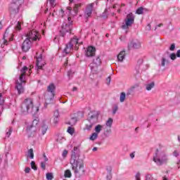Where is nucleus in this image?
Here are the masks:
<instances>
[{
	"label": "nucleus",
	"mask_w": 180,
	"mask_h": 180,
	"mask_svg": "<svg viewBox=\"0 0 180 180\" xmlns=\"http://www.w3.org/2000/svg\"><path fill=\"white\" fill-rule=\"evenodd\" d=\"M70 165L75 175L81 176L85 174L84 160L79 158V149L77 146H75L72 150Z\"/></svg>",
	"instance_id": "obj_1"
},
{
	"label": "nucleus",
	"mask_w": 180,
	"mask_h": 180,
	"mask_svg": "<svg viewBox=\"0 0 180 180\" xmlns=\"http://www.w3.org/2000/svg\"><path fill=\"white\" fill-rule=\"evenodd\" d=\"M21 112L22 113H37L39 112V107H34L33 99L27 98L21 104Z\"/></svg>",
	"instance_id": "obj_2"
},
{
	"label": "nucleus",
	"mask_w": 180,
	"mask_h": 180,
	"mask_svg": "<svg viewBox=\"0 0 180 180\" xmlns=\"http://www.w3.org/2000/svg\"><path fill=\"white\" fill-rule=\"evenodd\" d=\"M21 112L22 113H37L39 112V107H34L33 99L27 98L21 104Z\"/></svg>",
	"instance_id": "obj_3"
},
{
	"label": "nucleus",
	"mask_w": 180,
	"mask_h": 180,
	"mask_svg": "<svg viewBox=\"0 0 180 180\" xmlns=\"http://www.w3.org/2000/svg\"><path fill=\"white\" fill-rule=\"evenodd\" d=\"M56 95V85L53 83L50 84L47 87V92L45 94V106L51 103L52 99Z\"/></svg>",
	"instance_id": "obj_4"
},
{
	"label": "nucleus",
	"mask_w": 180,
	"mask_h": 180,
	"mask_svg": "<svg viewBox=\"0 0 180 180\" xmlns=\"http://www.w3.org/2000/svg\"><path fill=\"white\" fill-rule=\"evenodd\" d=\"M27 70H28L27 67L24 66L23 68L20 70L21 74L19 77L20 83L17 82V85H16V88L19 95L25 92V89H23V86H22V84H26V81L25 80V78L26 77V71H27Z\"/></svg>",
	"instance_id": "obj_5"
},
{
	"label": "nucleus",
	"mask_w": 180,
	"mask_h": 180,
	"mask_svg": "<svg viewBox=\"0 0 180 180\" xmlns=\"http://www.w3.org/2000/svg\"><path fill=\"white\" fill-rule=\"evenodd\" d=\"M39 123V120H34L32 124L28 125L26 129L28 137H34L36 136V131H37V128L36 125Z\"/></svg>",
	"instance_id": "obj_6"
},
{
	"label": "nucleus",
	"mask_w": 180,
	"mask_h": 180,
	"mask_svg": "<svg viewBox=\"0 0 180 180\" xmlns=\"http://www.w3.org/2000/svg\"><path fill=\"white\" fill-rule=\"evenodd\" d=\"M125 24L122 25V28L127 30L134 23V15L132 13H129L124 20Z\"/></svg>",
	"instance_id": "obj_7"
},
{
	"label": "nucleus",
	"mask_w": 180,
	"mask_h": 180,
	"mask_svg": "<svg viewBox=\"0 0 180 180\" xmlns=\"http://www.w3.org/2000/svg\"><path fill=\"white\" fill-rule=\"evenodd\" d=\"M26 37L28 40H30V41H36L40 40V33L33 30L27 33Z\"/></svg>",
	"instance_id": "obj_8"
},
{
	"label": "nucleus",
	"mask_w": 180,
	"mask_h": 180,
	"mask_svg": "<svg viewBox=\"0 0 180 180\" xmlns=\"http://www.w3.org/2000/svg\"><path fill=\"white\" fill-rule=\"evenodd\" d=\"M153 161L157 164V165H162L164 162H167L168 161V158H167V155L163 154L162 157L160 158H158V149L156 150L155 155L153 157Z\"/></svg>",
	"instance_id": "obj_9"
},
{
	"label": "nucleus",
	"mask_w": 180,
	"mask_h": 180,
	"mask_svg": "<svg viewBox=\"0 0 180 180\" xmlns=\"http://www.w3.org/2000/svg\"><path fill=\"white\" fill-rule=\"evenodd\" d=\"M8 36H9V31L6 30L3 37V39L1 41L2 49H4L5 46H8V40H9V41H12V40H13V39L12 38V34L10 35V38L8 37Z\"/></svg>",
	"instance_id": "obj_10"
},
{
	"label": "nucleus",
	"mask_w": 180,
	"mask_h": 180,
	"mask_svg": "<svg viewBox=\"0 0 180 180\" xmlns=\"http://www.w3.org/2000/svg\"><path fill=\"white\" fill-rule=\"evenodd\" d=\"M96 123H98V117L96 115H91L89 123L86 124V130H91Z\"/></svg>",
	"instance_id": "obj_11"
},
{
	"label": "nucleus",
	"mask_w": 180,
	"mask_h": 180,
	"mask_svg": "<svg viewBox=\"0 0 180 180\" xmlns=\"http://www.w3.org/2000/svg\"><path fill=\"white\" fill-rule=\"evenodd\" d=\"M30 47H32V41L30 39H27L23 41L22 45V50L25 53H27V51H29L30 50Z\"/></svg>",
	"instance_id": "obj_12"
},
{
	"label": "nucleus",
	"mask_w": 180,
	"mask_h": 180,
	"mask_svg": "<svg viewBox=\"0 0 180 180\" xmlns=\"http://www.w3.org/2000/svg\"><path fill=\"white\" fill-rule=\"evenodd\" d=\"M94 11V3L89 4L86 7V11L84 12V18L88 19V18H91L92 15V11Z\"/></svg>",
	"instance_id": "obj_13"
},
{
	"label": "nucleus",
	"mask_w": 180,
	"mask_h": 180,
	"mask_svg": "<svg viewBox=\"0 0 180 180\" xmlns=\"http://www.w3.org/2000/svg\"><path fill=\"white\" fill-rule=\"evenodd\" d=\"M37 67L38 70H43V67L46 65V61L43 59V56L39 55V56L37 57Z\"/></svg>",
	"instance_id": "obj_14"
},
{
	"label": "nucleus",
	"mask_w": 180,
	"mask_h": 180,
	"mask_svg": "<svg viewBox=\"0 0 180 180\" xmlns=\"http://www.w3.org/2000/svg\"><path fill=\"white\" fill-rule=\"evenodd\" d=\"M9 11L13 15H16V13H19V3L11 4L9 7Z\"/></svg>",
	"instance_id": "obj_15"
},
{
	"label": "nucleus",
	"mask_w": 180,
	"mask_h": 180,
	"mask_svg": "<svg viewBox=\"0 0 180 180\" xmlns=\"http://www.w3.org/2000/svg\"><path fill=\"white\" fill-rule=\"evenodd\" d=\"M96 53V49L94 46H89L85 51L86 57H94Z\"/></svg>",
	"instance_id": "obj_16"
},
{
	"label": "nucleus",
	"mask_w": 180,
	"mask_h": 180,
	"mask_svg": "<svg viewBox=\"0 0 180 180\" xmlns=\"http://www.w3.org/2000/svg\"><path fill=\"white\" fill-rule=\"evenodd\" d=\"M140 47H141V43L137 39L133 40L128 45V49H140Z\"/></svg>",
	"instance_id": "obj_17"
},
{
	"label": "nucleus",
	"mask_w": 180,
	"mask_h": 180,
	"mask_svg": "<svg viewBox=\"0 0 180 180\" xmlns=\"http://www.w3.org/2000/svg\"><path fill=\"white\" fill-rule=\"evenodd\" d=\"M71 30H72V28L71 27V25L66 24L65 26H62V30L60 31V34L62 37H64L65 36V33H71Z\"/></svg>",
	"instance_id": "obj_18"
},
{
	"label": "nucleus",
	"mask_w": 180,
	"mask_h": 180,
	"mask_svg": "<svg viewBox=\"0 0 180 180\" xmlns=\"http://www.w3.org/2000/svg\"><path fill=\"white\" fill-rule=\"evenodd\" d=\"M69 44L75 49V50H78V49H79V42H78L77 37H74L73 39H70Z\"/></svg>",
	"instance_id": "obj_19"
},
{
	"label": "nucleus",
	"mask_w": 180,
	"mask_h": 180,
	"mask_svg": "<svg viewBox=\"0 0 180 180\" xmlns=\"http://www.w3.org/2000/svg\"><path fill=\"white\" fill-rule=\"evenodd\" d=\"M101 58H99V56H98L95 60L94 62L93 63L90 64V67L91 68V70H94V67H95V68H98V65H101Z\"/></svg>",
	"instance_id": "obj_20"
},
{
	"label": "nucleus",
	"mask_w": 180,
	"mask_h": 180,
	"mask_svg": "<svg viewBox=\"0 0 180 180\" xmlns=\"http://www.w3.org/2000/svg\"><path fill=\"white\" fill-rule=\"evenodd\" d=\"M77 122H78V118H77V117H72L68 122V124H70V126H75Z\"/></svg>",
	"instance_id": "obj_21"
},
{
	"label": "nucleus",
	"mask_w": 180,
	"mask_h": 180,
	"mask_svg": "<svg viewBox=\"0 0 180 180\" xmlns=\"http://www.w3.org/2000/svg\"><path fill=\"white\" fill-rule=\"evenodd\" d=\"M126 56V51H121L118 56H117V60L118 61H123V60H124V57Z\"/></svg>",
	"instance_id": "obj_22"
},
{
	"label": "nucleus",
	"mask_w": 180,
	"mask_h": 180,
	"mask_svg": "<svg viewBox=\"0 0 180 180\" xmlns=\"http://www.w3.org/2000/svg\"><path fill=\"white\" fill-rule=\"evenodd\" d=\"M72 49H74L70 43L66 44V47L64 49V53L66 54H69V53H71Z\"/></svg>",
	"instance_id": "obj_23"
},
{
	"label": "nucleus",
	"mask_w": 180,
	"mask_h": 180,
	"mask_svg": "<svg viewBox=\"0 0 180 180\" xmlns=\"http://www.w3.org/2000/svg\"><path fill=\"white\" fill-rule=\"evenodd\" d=\"M112 124H113V119L112 118H108V120L105 122L106 127H108V129L112 128Z\"/></svg>",
	"instance_id": "obj_24"
},
{
	"label": "nucleus",
	"mask_w": 180,
	"mask_h": 180,
	"mask_svg": "<svg viewBox=\"0 0 180 180\" xmlns=\"http://www.w3.org/2000/svg\"><path fill=\"white\" fill-rule=\"evenodd\" d=\"M155 85V84L153 82H152L150 84H146V91H151L153 89V88H154Z\"/></svg>",
	"instance_id": "obj_25"
},
{
	"label": "nucleus",
	"mask_w": 180,
	"mask_h": 180,
	"mask_svg": "<svg viewBox=\"0 0 180 180\" xmlns=\"http://www.w3.org/2000/svg\"><path fill=\"white\" fill-rule=\"evenodd\" d=\"M103 127V126H102V125H101V124H98V125L95 127V129H94V130H95V131H96L95 133H96L97 134H99V133H101V131Z\"/></svg>",
	"instance_id": "obj_26"
},
{
	"label": "nucleus",
	"mask_w": 180,
	"mask_h": 180,
	"mask_svg": "<svg viewBox=\"0 0 180 180\" xmlns=\"http://www.w3.org/2000/svg\"><path fill=\"white\" fill-rule=\"evenodd\" d=\"M47 129H48L47 125H44L41 127V128L40 129V131L41 132L42 136H44V134L47 133Z\"/></svg>",
	"instance_id": "obj_27"
},
{
	"label": "nucleus",
	"mask_w": 180,
	"mask_h": 180,
	"mask_svg": "<svg viewBox=\"0 0 180 180\" xmlns=\"http://www.w3.org/2000/svg\"><path fill=\"white\" fill-rule=\"evenodd\" d=\"M126 100V93L122 92L120 96V102L123 103Z\"/></svg>",
	"instance_id": "obj_28"
},
{
	"label": "nucleus",
	"mask_w": 180,
	"mask_h": 180,
	"mask_svg": "<svg viewBox=\"0 0 180 180\" xmlns=\"http://www.w3.org/2000/svg\"><path fill=\"white\" fill-rule=\"evenodd\" d=\"M53 122L54 124H57V123H58V112H55Z\"/></svg>",
	"instance_id": "obj_29"
},
{
	"label": "nucleus",
	"mask_w": 180,
	"mask_h": 180,
	"mask_svg": "<svg viewBox=\"0 0 180 180\" xmlns=\"http://www.w3.org/2000/svg\"><path fill=\"white\" fill-rule=\"evenodd\" d=\"M64 176L65 178H71V176H72V174H71V171L70 169L65 170Z\"/></svg>",
	"instance_id": "obj_30"
},
{
	"label": "nucleus",
	"mask_w": 180,
	"mask_h": 180,
	"mask_svg": "<svg viewBox=\"0 0 180 180\" xmlns=\"http://www.w3.org/2000/svg\"><path fill=\"white\" fill-rule=\"evenodd\" d=\"M82 6L81 4H75L73 8L75 13L77 15L78 13V9Z\"/></svg>",
	"instance_id": "obj_31"
},
{
	"label": "nucleus",
	"mask_w": 180,
	"mask_h": 180,
	"mask_svg": "<svg viewBox=\"0 0 180 180\" xmlns=\"http://www.w3.org/2000/svg\"><path fill=\"white\" fill-rule=\"evenodd\" d=\"M97 139H98V134L94 132L90 136L89 140H91V141H94V140H96Z\"/></svg>",
	"instance_id": "obj_32"
},
{
	"label": "nucleus",
	"mask_w": 180,
	"mask_h": 180,
	"mask_svg": "<svg viewBox=\"0 0 180 180\" xmlns=\"http://www.w3.org/2000/svg\"><path fill=\"white\" fill-rule=\"evenodd\" d=\"M28 155H29L30 158H31V160H33V158H34V153L33 152L32 148H31L28 150Z\"/></svg>",
	"instance_id": "obj_33"
},
{
	"label": "nucleus",
	"mask_w": 180,
	"mask_h": 180,
	"mask_svg": "<svg viewBox=\"0 0 180 180\" xmlns=\"http://www.w3.org/2000/svg\"><path fill=\"white\" fill-rule=\"evenodd\" d=\"M165 64H169V60H167L165 58H162V67H165Z\"/></svg>",
	"instance_id": "obj_34"
},
{
	"label": "nucleus",
	"mask_w": 180,
	"mask_h": 180,
	"mask_svg": "<svg viewBox=\"0 0 180 180\" xmlns=\"http://www.w3.org/2000/svg\"><path fill=\"white\" fill-rule=\"evenodd\" d=\"M68 133H69V134H74V133L75 132V129H74V128L71 127H69L68 128V130H67Z\"/></svg>",
	"instance_id": "obj_35"
},
{
	"label": "nucleus",
	"mask_w": 180,
	"mask_h": 180,
	"mask_svg": "<svg viewBox=\"0 0 180 180\" xmlns=\"http://www.w3.org/2000/svg\"><path fill=\"white\" fill-rule=\"evenodd\" d=\"M31 168L34 171H37V166H36V162L34 161L31 162Z\"/></svg>",
	"instance_id": "obj_36"
},
{
	"label": "nucleus",
	"mask_w": 180,
	"mask_h": 180,
	"mask_svg": "<svg viewBox=\"0 0 180 180\" xmlns=\"http://www.w3.org/2000/svg\"><path fill=\"white\" fill-rule=\"evenodd\" d=\"M12 131H13V129H12V127L7 129L6 136L11 137V135L12 134Z\"/></svg>",
	"instance_id": "obj_37"
},
{
	"label": "nucleus",
	"mask_w": 180,
	"mask_h": 180,
	"mask_svg": "<svg viewBox=\"0 0 180 180\" xmlns=\"http://www.w3.org/2000/svg\"><path fill=\"white\" fill-rule=\"evenodd\" d=\"M143 7H140L136 10V13H137V15H143Z\"/></svg>",
	"instance_id": "obj_38"
},
{
	"label": "nucleus",
	"mask_w": 180,
	"mask_h": 180,
	"mask_svg": "<svg viewBox=\"0 0 180 180\" xmlns=\"http://www.w3.org/2000/svg\"><path fill=\"white\" fill-rule=\"evenodd\" d=\"M169 58L172 60V61H174V60H176V54L175 53H172L169 55Z\"/></svg>",
	"instance_id": "obj_39"
},
{
	"label": "nucleus",
	"mask_w": 180,
	"mask_h": 180,
	"mask_svg": "<svg viewBox=\"0 0 180 180\" xmlns=\"http://www.w3.org/2000/svg\"><path fill=\"white\" fill-rule=\"evenodd\" d=\"M5 103V99L4 98V96H2L1 93H0V106H2L4 103Z\"/></svg>",
	"instance_id": "obj_40"
},
{
	"label": "nucleus",
	"mask_w": 180,
	"mask_h": 180,
	"mask_svg": "<svg viewBox=\"0 0 180 180\" xmlns=\"http://www.w3.org/2000/svg\"><path fill=\"white\" fill-rule=\"evenodd\" d=\"M108 174H109V175L107 176V179L111 180L112 179V169L111 168H110V169H108Z\"/></svg>",
	"instance_id": "obj_41"
},
{
	"label": "nucleus",
	"mask_w": 180,
	"mask_h": 180,
	"mask_svg": "<svg viewBox=\"0 0 180 180\" xmlns=\"http://www.w3.org/2000/svg\"><path fill=\"white\" fill-rule=\"evenodd\" d=\"M16 30H22V25H20V22H18L17 25L15 26Z\"/></svg>",
	"instance_id": "obj_42"
},
{
	"label": "nucleus",
	"mask_w": 180,
	"mask_h": 180,
	"mask_svg": "<svg viewBox=\"0 0 180 180\" xmlns=\"http://www.w3.org/2000/svg\"><path fill=\"white\" fill-rule=\"evenodd\" d=\"M46 179H48V180H52V179H53V174H51V173H47V174H46Z\"/></svg>",
	"instance_id": "obj_43"
},
{
	"label": "nucleus",
	"mask_w": 180,
	"mask_h": 180,
	"mask_svg": "<svg viewBox=\"0 0 180 180\" xmlns=\"http://www.w3.org/2000/svg\"><path fill=\"white\" fill-rule=\"evenodd\" d=\"M169 50L170 51H175V44H172L170 47L169 48Z\"/></svg>",
	"instance_id": "obj_44"
},
{
	"label": "nucleus",
	"mask_w": 180,
	"mask_h": 180,
	"mask_svg": "<svg viewBox=\"0 0 180 180\" xmlns=\"http://www.w3.org/2000/svg\"><path fill=\"white\" fill-rule=\"evenodd\" d=\"M140 176H141V174H140V172H138L135 175L136 180H141Z\"/></svg>",
	"instance_id": "obj_45"
},
{
	"label": "nucleus",
	"mask_w": 180,
	"mask_h": 180,
	"mask_svg": "<svg viewBox=\"0 0 180 180\" xmlns=\"http://www.w3.org/2000/svg\"><path fill=\"white\" fill-rule=\"evenodd\" d=\"M119 109V107L117 105H115V108L112 109V115H116V112H117Z\"/></svg>",
	"instance_id": "obj_46"
},
{
	"label": "nucleus",
	"mask_w": 180,
	"mask_h": 180,
	"mask_svg": "<svg viewBox=\"0 0 180 180\" xmlns=\"http://www.w3.org/2000/svg\"><path fill=\"white\" fill-rule=\"evenodd\" d=\"M59 16H60V18H63L64 16V10H63V8H61L59 11Z\"/></svg>",
	"instance_id": "obj_47"
},
{
	"label": "nucleus",
	"mask_w": 180,
	"mask_h": 180,
	"mask_svg": "<svg viewBox=\"0 0 180 180\" xmlns=\"http://www.w3.org/2000/svg\"><path fill=\"white\" fill-rule=\"evenodd\" d=\"M67 154H68V151H67V150H63L62 154L63 158H65V157H67Z\"/></svg>",
	"instance_id": "obj_48"
},
{
	"label": "nucleus",
	"mask_w": 180,
	"mask_h": 180,
	"mask_svg": "<svg viewBox=\"0 0 180 180\" xmlns=\"http://www.w3.org/2000/svg\"><path fill=\"white\" fill-rule=\"evenodd\" d=\"M41 168L44 170L46 169V163L44 162H41Z\"/></svg>",
	"instance_id": "obj_49"
},
{
	"label": "nucleus",
	"mask_w": 180,
	"mask_h": 180,
	"mask_svg": "<svg viewBox=\"0 0 180 180\" xmlns=\"http://www.w3.org/2000/svg\"><path fill=\"white\" fill-rule=\"evenodd\" d=\"M72 75H74V72H72V71L70 70L68 72V77H69V78H71Z\"/></svg>",
	"instance_id": "obj_50"
},
{
	"label": "nucleus",
	"mask_w": 180,
	"mask_h": 180,
	"mask_svg": "<svg viewBox=\"0 0 180 180\" xmlns=\"http://www.w3.org/2000/svg\"><path fill=\"white\" fill-rule=\"evenodd\" d=\"M30 171H31L30 167H27V168H25V174H29V173L30 172Z\"/></svg>",
	"instance_id": "obj_51"
},
{
	"label": "nucleus",
	"mask_w": 180,
	"mask_h": 180,
	"mask_svg": "<svg viewBox=\"0 0 180 180\" xmlns=\"http://www.w3.org/2000/svg\"><path fill=\"white\" fill-rule=\"evenodd\" d=\"M43 157H44V160L45 161V162H47V161H49V158L46 155V153H44Z\"/></svg>",
	"instance_id": "obj_52"
},
{
	"label": "nucleus",
	"mask_w": 180,
	"mask_h": 180,
	"mask_svg": "<svg viewBox=\"0 0 180 180\" xmlns=\"http://www.w3.org/2000/svg\"><path fill=\"white\" fill-rule=\"evenodd\" d=\"M173 155H174V157H178V155H179V153H178V151H176V150H174V151L173 152Z\"/></svg>",
	"instance_id": "obj_53"
},
{
	"label": "nucleus",
	"mask_w": 180,
	"mask_h": 180,
	"mask_svg": "<svg viewBox=\"0 0 180 180\" xmlns=\"http://www.w3.org/2000/svg\"><path fill=\"white\" fill-rule=\"evenodd\" d=\"M106 81H107L108 85H109V84H110V81H112V79L110 78V76H109V77L107 78Z\"/></svg>",
	"instance_id": "obj_54"
},
{
	"label": "nucleus",
	"mask_w": 180,
	"mask_h": 180,
	"mask_svg": "<svg viewBox=\"0 0 180 180\" xmlns=\"http://www.w3.org/2000/svg\"><path fill=\"white\" fill-rule=\"evenodd\" d=\"M176 57H178L179 58H180V49H179V50L176 51Z\"/></svg>",
	"instance_id": "obj_55"
},
{
	"label": "nucleus",
	"mask_w": 180,
	"mask_h": 180,
	"mask_svg": "<svg viewBox=\"0 0 180 180\" xmlns=\"http://www.w3.org/2000/svg\"><path fill=\"white\" fill-rule=\"evenodd\" d=\"M108 15V9L105 8V10L104 11V13H103V16H106Z\"/></svg>",
	"instance_id": "obj_56"
},
{
	"label": "nucleus",
	"mask_w": 180,
	"mask_h": 180,
	"mask_svg": "<svg viewBox=\"0 0 180 180\" xmlns=\"http://www.w3.org/2000/svg\"><path fill=\"white\" fill-rule=\"evenodd\" d=\"M49 2L52 6H54V2H56L55 0H49Z\"/></svg>",
	"instance_id": "obj_57"
},
{
	"label": "nucleus",
	"mask_w": 180,
	"mask_h": 180,
	"mask_svg": "<svg viewBox=\"0 0 180 180\" xmlns=\"http://www.w3.org/2000/svg\"><path fill=\"white\" fill-rule=\"evenodd\" d=\"M105 132H107V133H112V129H110V128H108V129H107L106 130H105Z\"/></svg>",
	"instance_id": "obj_58"
},
{
	"label": "nucleus",
	"mask_w": 180,
	"mask_h": 180,
	"mask_svg": "<svg viewBox=\"0 0 180 180\" xmlns=\"http://www.w3.org/2000/svg\"><path fill=\"white\" fill-rule=\"evenodd\" d=\"M162 26H164V24L160 23L159 25H158L156 26V27H162Z\"/></svg>",
	"instance_id": "obj_59"
},
{
	"label": "nucleus",
	"mask_w": 180,
	"mask_h": 180,
	"mask_svg": "<svg viewBox=\"0 0 180 180\" xmlns=\"http://www.w3.org/2000/svg\"><path fill=\"white\" fill-rule=\"evenodd\" d=\"M3 109H4V108L0 105V116L2 115V110H3Z\"/></svg>",
	"instance_id": "obj_60"
},
{
	"label": "nucleus",
	"mask_w": 180,
	"mask_h": 180,
	"mask_svg": "<svg viewBox=\"0 0 180 180\" xmlns=\"http://www.w3.org/2000/svg\"><path fill=\"white\" fill-rule=\"evenodd\" d=\"M130 158L132 159L134 158V152L130 154Z\"/></svg>",
	"instance_id": "obj_61"
},
{
	"label": "nucleus",
	"mask_w": 180,
	"mask_h": 180,
	"mask_svg": "<svg viewBox=\"0 0 180 180\" xmlns=\"http://www.w3.org/2000/svg\"><path fill=\"white\" fill-rule=\"evenodd\" d=\"M68 64V59L66 60V61L65 62L64 65H65V67H67Z\"/></svg>",
	"instance_id": "obj_62"
},
{
	"label": "nucleus",
	"mask_w": 180,
	"mask_h": 180,
	"mask_svg": "<svg viewBox=\"0 0 180 180\" xmlns=\"http://www.w3.org/2000/svg\"><path fill=\"white\" fill-rule=\"evenodd\" d=\"M93 151H98V148L94 147V148H93Z\"/></svg>",
	"instance_id": "obj_63"
},
{
	"label": "nucleus",
	"mask_w": 180,
	"mask_h": 180,
	"mask_svg": "<svg viewBox=\"0 0 180 180\" xmlns=\"http://www.w3.org/2000/svg\"><path fill=\"white\" fill-rule=\"evenodd\" d=\"M67 9H68V11H72V8L71 7H67Z\"/></svg>",
	"instance_id": "obj_64"
}]
</instances>
